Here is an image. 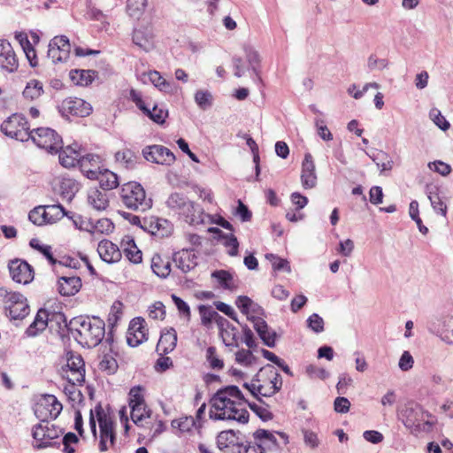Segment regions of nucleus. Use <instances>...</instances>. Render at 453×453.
Returning <instances> with one entry per match:
<instances>
[{
	"label": "nucleus",
	"mask_w": 453,
	"mask_h": 453,
	"mask_svg": "<svg viewBox=\"0 0 453 453\" xmlns=\"http://www.w3.org/2000/svg\"><path fill=\"white\" fill-rule=\"evenodd\" d=\"M263 357L272 363L275 364L278 367H280L285 373L289 376H293V372H291L289 366L285 363V361L276 356L274 353L263 349Z\"/></svg>",
	"instance_id": "4d7b16f0"
},
{
	"label": "nucleus",
	"mask_w": 453,
	"mask_h": 453,
	"mask_svg": "<svg viewBox=\"0 0 453 453\" xmlns=\"http://www.w3.org/2000/svg\"><path fill=\"white\" fill-rule=\"evenodd\" d=\"M244 435L234 430L220 432L217 436V447L220 453H240Z\"/></svg>",
	"instance_id": "9b49d317"
},
{
	"label": "nucleus",
	"mask_w": 453,
	"mask_h": 453,
	"mask_svg": "<svg viewBox=\"0 0 453 453\" xmlns=\"http://www.w3.org/2000/svg\"><path fill=\"white\" fill-rule=\"evenodd\" d=\"M29 245L33 249L41 252L46 257V259L49 261L50 265H54L58 263V260L53 257L51 246L42 244L40 243L39 240L35 238L30 241Z\"/></svg>",
	"instance_id": "603ef678"
},
{
	"label": "nucleus",
	"mask_w": 453,
	"mask_h": 453,
	"mask_svg": "<svg viewBox=\"0 0 453 453\" xmlns=\"http://www.w3.org/2000/svg\"><path fill=\"white\" fill-rule=\"evenodd\" d=\"M156 46L155 31L153 27H146L143 30V51H150Z\"/></svg>",
	"instance_id": "338daca9"
},
{
	"label": "nucleus",
	"mask_w": 453,
	"mask_h": 453,
	"mask_svg": "<svg viewBox=\"0 0 453 453\" xmlns=\"http://www.w3.org/2000/svg\"><path fill=\"white\" fill-rule=\"evenodd\" d=\"M196 422L192 417H184L174 419L172 422L173 428H178L181 433H188L195 426Z\"/></svg>",
	"instance_id": "052dcab7"
},
{
	"label": "nucleus",
	"mask_w": 453,
	"mask_h": 453,
	"mask_svg": "<svg viewBox=\"0 0 453 453\" xmlns=\"http://www.w3.org/2000/svg\"><path fill=\"white\" fill-rule=\"evenodd\" d=\"M240 453H265L264 448L257 442L249 441L243 438Z\"/></svg>",
	"instance_id": "774afa93"
},
{
	"label": "nucleus",
	"mask_w": 453,
	"mask_h": 453,
	"mask_svg": "<svg viewBox=\"0 0 453 453\" xmlns=\"http://www.w3.org/2000/svg\"><path fill=\"white\" fill-rule=\"evenodd\" d=\"M18 59L16 58L15 52L13 49L9 51L4 53L0 56V66L1 68L8 71L9 73H12L18 68Z\"/></svg>",
	"instance_id": "de8ad7c7"
},
{
	"label": "nucleus",
	"mask_w": 453,
	"mask_h": 453,
	"mask_svg": "<svg viewBox=\"0 0 453 453\" xmlns=\"http://www.w3.org/2000/svg\"><path fill=\"white\" fill-rule=\"evenodd\" d=\"M121 248L127 258L134 263L142 262V250L137 247L134 238L131 235H125L121 241Z\"/></svg>",
	"instance_id": "c756f323"
},
{
	"label": "nucleus",
	"mask_w": 453,
	"mask_h": 453,
	"mask_svg": "<svg viewBox=\"0 0 453 453\" xmlns=\"http://www.w3.org/2000/svg\"><path fill=\"white\" fill-rule=\"evenodd\" d=\"M126 338L130 347H137L142 343V317H135L130 321Z\"/></svg>",
	"instance_id": "7c9ffc66"
},
{
	"label": "nucleus",
	"mask_w": 453,
	"mask_h": 453,
	"mask_svg": "<svg viewBox=\"0 0 453 453\" xmlns=\"http://www.w3.org/2000/svg\"><path fill=\"white\" fill-rule=\"evenodd\" d=\"M235 304L250 320L252 317L258 318L257 315L263 312L262 307L246 296H239L235 301Z\"/></svg>",
	"instance_id": "bb28decb"
},
{
	"label": "nucleus",
	"mask_w": 453,
	"mask_h": 453,
	"mask_svg": "<svg viewBox=\"0 0 453 453\" xmlns=\"http://www.w3.org/2000/svg\"><path fill=\"white\" fill-rule=\"evenodd\" d=\"M196 256L193 250L183 249L173 254V262L176 266L182 272L188 273L194 269L196 265Z\"/></svg>",
	"instance_id": "4be33fe9"
},
{
	"label": "nucleus",
	"mask_w": 453,
	"mask_h": 453,
	"mask_svg": "<svg viewBox=\"0 0 453 453\" xmlns=\"http://www.w3.org/2000/svg\"><path fill=\"white\" fill-rule=\"evenodd\" d=\"M389 67V61L388 58H380L376 54L369 55L366 61V68L368 72H382Z\"/></svg>",
	"instance_id": "a18cd8bd"
},
{
	"label": "nucleus",
	"mask_w": 453,
	"mask_h": 453,
	"mask_svg": "<svg viewBox=\"0 0 453 453\" xmlns=\"http://www.w3.org/2000/svg\"><path fill=\"white\" fill-rule=\"evenodd\" d=\"M60 189L63 197L70 201L79 190V184L73 179L65 178L61 181Z\"/></svg>",
	"instance_id": "8fccbe9b"
},
{
	"label": "nucleus",
	"mask_w": 453,
	"mask_h": 453,
	"mask_svg": "<svg viewBox=\"0 0 453 453\" xmlns=\"http://www.w3.org/2000/svg\"><path fill=\"white\" fill-rule=\"evenodd\" d=\"M317 180L316 166L312 156L310 153H306L302 163V186L305 189L313 188L317 185Z\"/></svg>",
	"instance_id": "6ab92c4d"
},
{
	"label": "nucleus",
	"mask_w": 453,
	"mask_h": 453,
	"mask_svg": "<svg viewBox=\"0 0 453 453\" xmlns=\"http://www.w3.org/2000/svg\"><path fill=\"white\" fill-rule=\"evenodd\" d=\"M281 375L274 366L267 365L261 368L250 382H245L243 387L255 397H270L275 395L282 387Z\"/></svg>",
	"instance_id": "7ed1b4c3"
},
{
	"label": "nucleus",
	"mask_w": 453,
	"mask_h": 453,
	"mask_svg": "<svg viewBox=\"0 0 453 453\" xmlns=\"http://www.w3.org/2000/svg\"><path fill=\"white\" fill-rule=\"evenodd\" d=\"M148 150L146 152L143 151V157L150 162L171 165L175 161L174 154L164 146H149Z\"/></svg>",
	"instance_id": "f3484780"
},
{
	"label": "nucleus",
	"mask_w": 453,
	"mask_h": 453,
	"mask_svg": "<svg viewBox=\"0 0 453 453\" xmlns=\"http://www.w3.org/2000/svg\"><path fill=\"white\" fill-rule=\"evenodd\" d=\"M62 409V404L55 395H44L35 403L34 412L41 423H45L49 419L57 418Z\"/></svg>",
	"instance_id": "9d476101"
},
{
	"label": "nucleus",
	"mask_w": 453,
	"mask_h": 453,
	"mask_svg": "<svg viewBox=\"0 0 453 453\" xmlns=\"http://www.w3.org/2000/svg\"><path fill=\"white\" fill-rule=\"evenodd\" d=\"M62 433L61 429L54 425H50L49 421L39 423L33 428V438L38 442L35 447L37 449L47 448L50 445L53 439L58 438Z\"/></svg>",
	"instance_id": "f8f14e48"
},
{
	"label": "nucleus",
	"mask_w": 453,
	"mask_h": 453,
	"mask_svg": "<svg viewBox=\"0 0 453 453\" xmlns=\"http://www.w3.org/2000/svg\"><path fill=\"white\" fill-rule=\"evenodd\" d=\"M80 168L82 173L90 180L96 178L104 169L101 157L96 154L83 155L80 159Z\"/></svg>",
	"instance_id": "aec40b11"
},
{
	"label": "nucleus",
	"mask_w": 453,
	"mask_h": 453,
	"mask_svg": "<svg viewBox=\"0 0 453 453\" xmlns=\"http://www.w3.org/2000/svg\"><path fill=\"white\" fill-rule=\"evenodd\" d=\"M208 231L217 234L218 238L222 241L223 245L227 249L228 255L234 257L238 254L239 242L233 234H224L217 227H210Z\"/></svg>",
	"instance_id": "2f4dec72"
},
{
	"label": "nucleus",
	"mask_w": 453,
	"mask_h": 453,
	"mask_svg": "<svg viewBox=\"0 0 453 453\" xmlns=\"http://www.w3.org/2000/svg\"><path fill=\"white\" fill-rule=\"evenodd\" d=\"M168 225L167 220L162 219H143V231L150 233L152 235H159L161 237L166 235L169 231L165 226Z\"/></svg>",
	"instance_id": "72a5a7b5"
},
{
	"label": "nucleus",
	"mask_w": 453,
	"mask_h": 453,
	"mask_svg": "<svg viewBox=\"0 0 453 453\" xmlns=\"http://www.w3.org/2000/svg\"><path fill=\"white\" fill-rule=\"evenodd\" d=\"M426 195L434 211L443 217L447 215V205L441 200L437 187H426Z\"/></svg>",
	"instance_id": "c9c22d12"
},
{
	"label": "nucleus",
	"mask_w": 453,
	"mask_h": 453,
	"mask_svg": "<svg viewBox=\"0 0 453 453\" xmlns=\"http://www.w3.org/2000/svg\"><path fill=\"white\" fill-rule=\"evenodd\" d=\"M71 44L65 35L55 36L49 43L48 57L53 63L65 62L70 57Z\"/></svg>",
	"instance_id": "ddd939ff"
},
{
	"label": "nucleus",
	"mask_w": 453,
	"mask_h": 453,
	"mask_svg": "<svg viewBox=\"0 0 453 453\" xmlns=\"http://www.w3.org/2000/svg\"><path fill=\"white\" fill-rule=\"evenodd\" d=\"M429 416V413L415 402L406 403L398 411V418L405 427L414 431L424 429L426 425L432 426L433 423L426 420V418Z\"/></svg>",
	"instance_id": "39448f33"
},
{
	"label": "nucleus",
	"mask_w": 453,
	"mask_h": 453,
	"mask_svg": "<svg viewBox=\"0 0 453 453\" xmlns=\"http://www.w3.org/2000/svg\"><path fill=\"white\" fill-rule=\"evenodd\" d=\"M81 280L78 276H61L58 281V291L63 296H71L79 292Z\"/></svg>",
	"instance_id": "b1692460"
},
{
	"label": "nucleus",
	"mask_w": 453,
	"mask_h": 453,
	"mask_svg": "<svg viewBox=\"0 0 453 453\" xmlns=\"http://www.w3.org/2000/svg\"><path fill=\"white\" fill-rule=\"evenodd\" d=\"M81 149L77 144L67 146L59 153V163L65 168L73 167L76 165H80V159H81Z\"/></svg>",
	"instance_id": "a878e982"
},
{
	"label": "nucleus",
	"mask_w": 453,
	"mask_h": 453,
	"mask_svg": "<svg viewBox=\"0 0 453 453\" xmlns=\"http://www.w3.org/2000/svg\"><path fill=\"white\" fill-rule=\"evenodd\" d=\"M30 139L39 148L50 153H58L62 148V138L50 127H38L31 132Z\"/></svg>",
	"instance_id": "1a4fd4ad"
},
{
	"label": "nucleus",
	"mask_w": 453,
	"mask_h": 453,
	"mask_svg": "<svg viewBox=\"0 0 453 453\" xmlns=\"http://www.w3.org/2000/svg\"><path fill=\"white\" fill-rule=\"evenodd\" d=\"M377 166L380 168V172L390 171L393 167V161L388 159V155L386 152L380 151L379 155L372 157Z\"/></svg>",
	"instance_id": "69168bd1"
},
{
	"label": "nucleus",
	"mask_w": 453,
	"mask_h": 453,
	"mask_svg": "<svg viewBox=\"0 0 453 453\" xmlns=\"http://www.w3.org/2000/svg\"><path fill=\"white\" fill-rule=\"evenodd\" d=\"M28 219L36 226H42L48 223L44 206H38L33 209L28 214Z\"/></svg>",
	"instance_id": "5fc2aeb1"
},
{
	"label": "nucleus",
	"mask_w": 453,
	"mask_h": 453,
	"mask_svg": "<svg viewBox=\"0 0 453 453\" xmlns=\"http://www.w3.org/2000/svg\"><path fill=\"white\" fill-rule=\"evenodd\" d=\"M98 367L101 371L105 372L107 374H113L118 369V363L113 357L110 355H104L99 362Z\"/></svg>",
	"instance_id": "6e6d98bb"
},
{
	"label": "nucleus",
	"mask_w": 453,
	"mask_h": 453,
	"mask_svg": "<svg viewBox=\"0 0 453 453\" xmlns=\"http://www.w3.org/2000/svg\"><path fill=\"white\" fill-rule=\"evenodd\" d=\"M211 277L214 278L219 284L225 289L234 290L237 285L234 280V276L228 271L218 270L211 273Z\"/></svg>",
	"instance_id": "37998d69"
},
{
	"label": "nucleus",
	"mask_w": 453,
	"mask_h": 453,
	"mask_svg": "<svg viewBox=\"0 0 453 453\" xmlns=\"http://www.w3.org/2000/svg\"><path fill=\"white\" fill-rule=\"evenodd\" d=\"M97 421L99 424V428L101 434H106L107 433H114L113 431V422L111 418L106 415L101 405H97L95 409Z\"/></svg>",
	"instance_id": "49530a36"
},
{
	"label": "nucleus",
	"mask_w": 453,
	"mask_h": 453,
	"mask_svg": "<svg viewBox=\"0 0 453 453\" xmlns=\"http://www.w3.org/2000/svg\"><path fill=\"white\" fill-rule=\"evenodd\" d=\"M199 313L201 316L202 324L204 326H207L212 320H216L219 325L220 323V318H222L215 310L210 306H199Z\"/></svg>",
	"instance_id": "3c124183"
},
{
	"label": "nucleus",
	"mask_w": 453,
	"mask_h": 453,
	"mask_svg": "<svg viewBox=\"0 0 453 453\" xmlns=\"http://www.w3.org/2000/svg\"><path fill=\"white\" fill-rule=\"evenodd\" d=\"M220 336L226 346H237V329L226 319L220 318Z\"/></svg>",
	"instance_id": "473e14b6"
},
{
	"label": "nucleus",
	"mask_w": 453,
	"mask_h": 453,
	"mask_svg": "<svg viewBox=\"0 0 453 453\" xmlns=\"http://www.w3.org/2000/svg\"><path fill=\"white\" fill-rule=\"evenodd\" d=\"M88 203L96 211H104L109 206V197L106 191L92 187L88 191Z\"/></svg>",
	"instance_id": "c85d7f7f"
},
{
	"label": "nucleus",
	"mask_w": 453,
	"mask_h": 453,
	"mask_svg": "<svg viewBox=\"0 0 453 453\" xmlns=\"http://www.w3.org/2000/svg\"><path fill=\"white\" fill-rule=\"evenodd\" d=\"M0 296L4 298L5 310L9 312L12 319H22L28 315L29 305L27 298L22 294L1 288Z\"/></svg>",
	"instance_id": "0eeeda50"
},
{
	"label": "nucleus",
	"mask_w": 453,
	"mask_h": 453,
	"mask_svg": "<svg viewBox=\"0 0 453 453\" xmlns=\"http://www.w3.org/2000/svg\"><path fill=\"white\" fill-rule=\"evenodd\" d=\"M43 92L42 83L38 80H31L27 83L22 95L25 99L34 101L38 99Z\"/></svg>",
	"instance_id": "79ce46f5"
},
{
	"label": "nucleus",
	"mask_w": 453,
	"mask_h": 453,
	"mask_svg": "<svg viewBox=\"0 0 453 453\" xmlns=\"http://www.w3.org/2000/svg\"><path fill=\"white\" fill-rule=\"evenodd\" d=\"M141 7V0H127V12L133 19L139 21L142 18Z\"/></svg>",
	"instance_id": "e2e57ef3"
},
{
	"label": "nucleus",
	"mask_w": 453,
	"mask_h": 453,
	"mask_svg": "<svg viewBox=\"0 0 453 453\" xmlns=\"http://www.w3.org/2000/svg\"><path fill=\"white\" fill-rule=\"evenodd\" d=\"M143 115L148 116L155 123L163 125L168 117V111L163 104L150 105L143 102Z\"/></svg>",
	"instance_id": "cd10ccee"
},
{
	"label": "nucleus",
	"mask_w": 453,
	"mask_h": 453,
	"mask_svg": "<svg viewBox=\"0 0 453 453\" xmlns=\"http://www.w3.org/2000/svg\"><path fill=\"white\" fill-rule=\"evenodd\" d=\"M212 95L208 90H197L195 94V102L203 111L212 105Z\"/></svg>",
	"instance_id": "864d4df0"
},
{
	"label": "nucleus",
	"mask_w": 453,
	"mask_h": 453,
	"mask_svg": "<svg viewBox=\"0 0 453 453\" xmlns=\"http://www.w3.org/2000/svg\"><path fill=\"white\" fill-rule=\"evenodd\" d=\"M94 180L99 181L100 188L104 191L111 190L119 186L118 176L108 169H103Z\"/></svg>",
	"instance_id": "e433bc0d"
},
{
	"label": "nucleus",
	"mask_w": 453,
	"mask_h": 453,
	"mask_svg": "<svg viewBox=\"0 0 453 453\" xmlns=\"http://www.w3.org/2000/svg\"><path fill=\"white\" fill-rule=\"evenodd\" d=\"M92 111L91 105L81 98L68 97L60 105V111L64 116L86 117Z\"/></svg>",
	"instance_id": "2eb2a0df"
},
{
	"label": "nucleus",
	"mask_w": 453,
	"mask_h": 453,
	"mask_svg": "<svg viewBox=\"0 0 453 453\" xmlns=\"http://www.w3.org/2000/svg\"><path fill=\"white\" fill-rule=\"evenodd\" d=\"M258 403L250 402L236 386H228L217 391L211 399L210 418L215 420H235L242 424L249 421V412L245 403L263 421L273 418L268 404L261 397L256 398Z\"/></svg>",
	"instance_id": "f257e3e1"
},
{
	"label": "nucleus",
	"mask_w": 453,
	"mask_h": 453,
	"mask_svg": "<svg viewBox=\"0 0 453 453\" xmlns=\"http://www.w3.org/2000/svg\"><path fill=\"white\" fill-rule=\"evenodd\" d=\"M121 199L126 207L136 211L142 204V186L137 182H127L122 186Z\"/></svg>",
	"instance_id": "dca6fc26"
},
{
	"label": "nucleus",
	"mask_w": 453,
	"mask_h": 453,
	"mask_svg": "<svg viewBox=\"0 0 453 453\" xmlns=\"http://www.w3.org/2000/svg\"><path fill=\"white\" fill-rule=\"evenodd\" d=\"M127 403V407L123 406L119 410V418L125 427L126 434L128 433L131 427L129 418L138 426L142 424V386H134L129 390Z\"/></svg>",
	"instance_id": "20e7f679"
},
{
	"label": "nucleus",
	"mask_w": 453,
	"mask_h": 453,
	"mask_svg": "<svg viewBox=\"0 0 453 453\" xmlns=\"http://www.w3.org/2000/svg\"><path fill=\"white\" fill-rule=\"evenodd\" d=\"M65 360V365L60 370L61 376L70 384L82 385L85 381V363L81 356L73 351H67Z\"/></svg>",
	"instance_id": "423d86ee"
},
{
	"label": "nucleus",
	"mask_w": 453,
	"mask_h": 453,
	"mask_svg": "<svg viewBox=\"0 0 453 453\" xmlns=\"http://www.w3.org/2000/svg\"><path fill=\"white\" fill-rule=\"evenodd\" d=\"M314 126L317 129L318 135L325 142H329L333 140V134L331 131L328 129L326 125L325 124L324 119L320 118H316L314 119Z\"/></svg>",
	"instance_id": "bf43d9fd"
},
{
	"label": "nucleus",
	"mask_w": 453,
	"mask_h": 453,
	"mask_svg": "<svg viewBox=\"0 0 453 453\" xmlns=\"http://www.w3.org/2000/svg\"><path fill=\"white\" fill-rule=\"evenodd\" d=\"M1 131L5 135L20 142H27L31 136L27 119L18 113L12 114L2 123Z\"/></svg>",
	"instance_id": "6e6552de"
},
{
	"label": "nucleus",
	"mask_w": 453,
	"mask_h": 453,
	"mask_svg": "<svg viewBox=\"0 0 453 453\" xmlns=\"http://www.w3.org/2000/svg\"><path fill=\"white\" fill-rule=\"evenodd\" d=\"M150 267L152 272L161 278H165L171 272L170 261L167 258L163 259L157 254L152 257Z\"/></svg>",
	"instance_id": "ea45409f"
},
{
	"label": "nucleus",
	"mask_w": 453,
	"mask_h": 453,
	"mask_svg": "<svg viewBox=\"0 0 453 453\" xmlns=\"http://www.w3.org/2000/svg\"><path fill=\"white\" fill-rule=\"evenodd\" d=\"M54 317L65 323L68 333L82 346L93 348L97 346L104 337L105 324L97 317H75L69 323L66 322L63 313L55 314Z\"/></svg>",
	"instance_id": "f03ea898"
},
{
	"label": "nucleus",
	"mask_w": 453,
	"mask_h": 453,
	"mask_svg": "<svg viewBox=\"0 0 453 453\" xmlns=\"http://www.w3.org/2000/svg\"><path fill=\"white\" fill-rule=\"evenodd\" d=\"M96 76V71L74 69L70 72V79L79 86H88L92 83Z\"/></svg>",
	"instance_id": "58836bf2"
},
{
	"label": "nucleus",
	"mask_w": 453,
	"mask_h": 453,
	"mask_svg": "<svg viewBox=\"0 0 453 453\" xmlns=\"http://www.w3.org/2000/svg\"><path fill=\"white\" fill-rule=\"evenodd\" d=\"M147 429L150 430L148 436L152 439L164 431L165 426L161 420H155L154 422L150 420L143 422V430Z\"/></svg>",
	"instance_id": "680f3d73"
},
{
	"label": "nucleus",
	"mask_w": 453,
	"mask_h": 453,
	"mask_svg": "<svg viewBox=\"0 0 453 453\" xmlns=\"http://www.w3.org/2000/svg\"><path fill=\"white\" fill-rule=\"evenodd\" d=\"M186 223L191 226L205 223V218L209 215L205 214L203 210L193 201H190L185 209L179 215Z\"/></svg>",
	"instance_id": "412c9836"
},
{
	"label": "nucleus",
	"mask_w": 453,
	"mask_h": 453,
	"mask_svg": "<svg viewBox=\"0 0 453 453\" xmlns=\"http://www.w3.org/2000/svg\"><path fill=\"white\" fill-rule=\"evenodd\" d=\"M265 258L272 264L273 270L290 273V265L288 260L280 258L273 254H266Z\"/></svg>",
	"instance_id": "13d9d810"
},
{
	"label": "nucleus",
	"mask_w": 453,
	"mask_h": 453,
	"mask_svg": "<svg viewBox=\"0 0 453 453\" xmlns=\"http://www.w3.org/2000/svg\"><path fill=\"white\" fill-rule=\"evenodd\" d=\"M148 77L150 81L162 92L173 93L175 90L174 84L166 81L157 71H150Z\"/></svg>",
	"instance_id": "4c0bfd02"
},
{
	"label": "nucleus",
	"mask_w": 453,
	"mask_h": 453,
	"mask_svg": "<svg viewBox=\"0 0 453 453\" xmlns=\"http://www.w3.org/2000/svg\"><path fill=\"white\" fill-rule=\"evenodd\" d=\"M46 211V218L48 223H54L62 218L65 215H67V211H65V208L61 204H52L44 206Z\"/></svg>",
	"instance_id": "09e8293b"
},
{
	"label": "nucleus",
	"mask_w": 453,
	"mask_h": 453,
	"mask_svg": "<svg viewBox=\"0 0 453 453\" xmlns=\"http://www.w3.org/2000/svg\"><path fill=\"white\" fill-rule=\"evenodd\" d=\"M176 343V331L173 328H170L161 334L157 343V348L161 349L163 352L168 353L174 349Z\"/></svg>",
	"instance_id": "a19ab883"
},
{
	"label": "nucleus",
	"mask_w": 453,
	"mask_h": 453,
	"mask_svg": "<svg viewBox=\"0 0 453 453\" xmlns=\"http://www.w3.org/2000/svg\"><path fill=\"white\" fill-rule=\"evenodd\" d=\"M190 201L184 194L173 192L168 196L165 204L168 209L179 216Z\"/></svg>",
	"instance_id": "f704fd0d"
},
{
	"label": "nucleus",
	"mask_w": 453,
	"mask_h": 453,
	"mask_svg": "<svg viewBox=\"0 0 453 453\" xmlns=\"http://www.w3.org/2000/svg\"><path fill=\"white\" fill-rule=\"evenodd\" d=\"M253 323L254 329L263 341V342L269 348H273L276 343V333L270 329L267 323L261 318L250 319Z\"/></svg>",
	"instance_id": "5701e85b"
},
{
	"label": "nucleus",
	"mask_w": 453,
	"mask_h": 453,
	"mask_svg": "<svg viewBox=\"0 0 453 453\" xmlns=\"http://www.w3.org/2000/svg\"><path fill=\"white\" fill-rule=\"evenodd\" d=\"M206 359L212 369L220 370L224 367V362L217 357L216 348L213 346L206 349Z\"/></svg>",
	"instance_id": "0e129e2a"
},
{
	"label": "nucleus",
	"mask_w": 453,
	"mask_h": 453,
	"mask_svg": "<svg viewBox=\"0 0 453 453\" xmlns=\"http://www.w3.org/2000/svg\"><path fill=\"white\" fill-rule=\"evenodd\" d=\"M243 50L250 67L255 73L256 77L258 78V67L261 61L259 53L252 46L248 44L243 46Z\"/></svg>",
	"instance_id": "c03bdc74"
},
{
	"label": "nucleus",
	"mask_w": 453,
	"mask_h": 453,
	"mask_svg": "<svg viewBox=\"0 0 453 453\" xmlns=\"http://www.w3.org/2000/svg\"><path fill=\"white\" fill-rule=\"evenodd\" d=\"M428 331L438 336L442 342H449L453 327V317L449 315L434 316L427 321Z\"/></svg>",
	"instance_id": "4468645a"
},
{
	"label": "nucleus",
	"mask_w": 453,
	"mask_h": 453,
	"mask_svg": "<svg viewBox=\"0 0 453 453\" xmlns=\"http://www.w3.org/2000/svg\"><path fill=\"white\" fill-rule=\"evenodd\" d=\"M97 252L102 260L107 263H115L121 258L119 247L108 240H103L98 243Z\"/></svg>",
	"instance_id": "393cba45"
},
{
	"label": "nucleus",
	"mask_w": 453,
	"mask_h": 453,
	"mask_svg": "<svg viewBox=\"0 0 453 453\" xmlns=\"http://www.w3.org/2000/svg\"><path fill=\"white\" fill-rule=\"evenodd\" d=\"M9 271L12 280L18 283L27 284L34 279V271L30 265L19 259L9 264Z\"/></svg>",
	"instance_id": "a211bd4d"
}]
</instances>
